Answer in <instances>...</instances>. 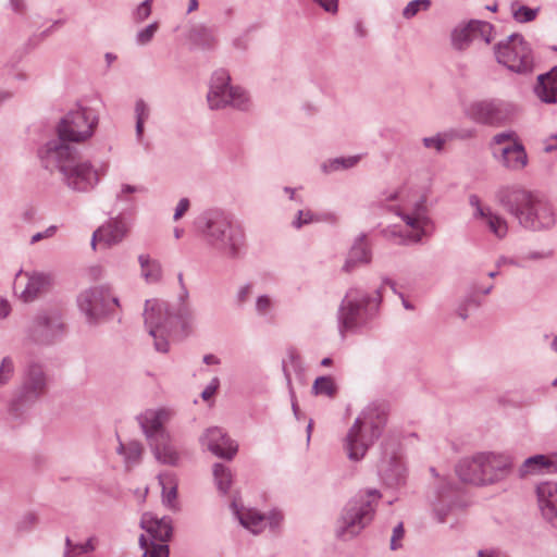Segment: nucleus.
Returning <instances> with one entry per match:
<instances>
[{"mask_svg":"<svg viewBox=\"0 0 557 557\" xmlns=\"http://www.w3.org/2000/svg\"><path fill=\"white\" fill-rule=\"evenodd\" d=\"M42 165L62 175L63 183L73 191L87 193L99 182L97 170L90 162L81 161L77 149L60 140H49L39 149Z\"/></svg>","mask_w":557,"mask_h":557,"instance_id":"obj_1","label":"nucleus"},{"mask_svg":"<svg viewBox=\"0 0 557 557\" xmlns=\"http://www.w3.org/2000/svg\"><path fill=\"white\" fill-rule=\"evenodd\" d=\"M497 198L524 228L540 231L554 226L556 219L550 203L539 195L517 187H504Z\"/></svg>","mask_w":557,"mask_h":557,"instance_id":"obj_2","label":"nucleus"},{"mask_svg":"<svg viewBox=\"0 0 557 557\" xmlns=\"http://www.w3.org/2000/svg\"><path fill=\"white\" fill-rule=\"evenodd\" d=\"M195 226L210 246L231 258H236L245 245L243 230L222 211L203 212L195 220Z\"/></svg>","mask_w":557,"mask_h":557,"instance_id":"obj_3","label":"nucleus"},{"mask_svg":"<svg viewBox=\"0 0 557 557\" xmlns=\"http://www.w3.org/2000/svg\"><path fill=\"white\" fill-rule=\"evenodd\" d=\"M511 467V459L505 454L493 451L478 453L465 458L456 467L461 481L474 485H486L505 479Z\"/></svg>","mask_w":557,"mask_h":557,"instance_id":"obj_4","label":"nucleus"},{"mask_svg":"<svg viewBox=\"0 0 557 557\" xmlns=\"http://www.w3.org/2000/svg\"><path fill=\"white\" fill-rule=\"evenodd\" d=\"M386 423V412L379 406H368L355 420L345 438V449L350 460H360L380 437Z\"/></svg>","mask_w":557,"mask_h":557,"instance_id":"obj_5","label":"nucleus"},{"mask_svg":"<svg viewBox=\"0 0 557 557\" xmlns=\"http://www.w3.org/2000/svg\"><path fill=\"white\" fill-rule=\"evenodd\" d=\"M381 300V287L373 293H368L358 287L349 288L337 312L339 332L344 334L364 325L377 312Z\"/></svg>","mask_w":557,"mask_h":557,"instance_id":"obj_6","label":"nucleus"},{"mask_svg":"<svg viewBox=\"0 0 557 557\" xmlns=\"http://www.w3.org/2000/svg\"><path fill=\"white\" fill-rule=\"evenodd\" d=\"M381 494L377 490H368L366 496L351 499L344 509L336 534L343 541L357 536L373 519L375 504Z\"/></svg>","mask_w":557,"mask_h":557,"instance_id":"obj_7","label":"nucleus"},{"mask_svg":"<svg viewBox=\"0 0 557 557\" xmlns=\"http://www.w3.org/2000/svg\"><path fill=\"white\" fill-rule=\"evenodd\" d=\"M231 76L224 69L216 70L210 79V87L207 95V101L211 110H220L232 107L237 110H247L249 107V97L247 92L230 84Z\"/></svg>","mask_w":557,"mask_h":557,"instance_id":"obj_8","label":"nucleus"},{"mask_svg":"<svg viewBox=\"0 0 557 557\" xmlns=\"http://www.w3.org/2000/svg\"><path fill=\"white\" fill-rule=\"evenodd\" d=\"M496 61L509 71L529 74L534 61L530 46L520 34H511L494 47Z\"/></svg>","mask_w":557,"mask_h":557,"instance_id":"obj_9","label":"nucleus"},{"mask_svg":"<svg viewBox=\"0 0 557 557\" xmlns=\"http://www.w3.org/2000/svg\"><path fill=\"white\" fill-rule=\"evenodd\" d=\"M145 326L153 338L159 352L169 351L168 337L173 333V312L168 302L158 299L146 300L144 310Z\"/></svg>","mask_w":557,"mask_h":557,"instance_id":"obj_10","label":"nucleus"},{"mask_svg":"<svg viewBox=\"0 0 557 557\" xmlns=\"http://www.w3.org/2000/svg\"><path fill=\"white\" fill-rule=\"evenodd\" d=\"M389 211L399 216L411 232L408 240L420 243L424 236H429L433 228V222L429 215L426 197L419 195L401 206H392Z\"/></svg>","mask_w":557,"mask_h":557,"instance_id":"obj_11","label":"nucleus"},{"mask_svg":"<svg viewBox=\"0 0 557 557\" xmlns=\"http://www.w3.org/2000/svg\"><path fill=\"white\" fill-rule=\"evenodd\" d=\"M98 119L91 109L78 107L70 111L58 124V138L61 143H82L90 138Z\"/></svg>","mask_w":557,"mask_h":557,"instance_id":"obj_12","label":"nucleus"},{"mask_svg":"<svg viewBox=\"0 0 557 557\" xmlns=\"http://www.w3.org/2000/svg\"><path fill=\"white\" fill-rule=\"evenodd\" d=\"M65 325L62 315L57 309H48L38 312L27 329L29 341L40 345H51L62 337Z\"/></svg>","mask_w":557,"mask_h":557,"instance_id":"obj_13","label":"nucleus"},{"mask_svg":"<svg viewBox=\"0 0 557 557\" xmlns=\"http://www.w3.org/2000/svg\"><path fill=\"white\" fill-rule=\"evenodd\" d=\"M47 391V376L39 363L27 364L22 386L11 404V411L17 413L23 407L35 404Z\"/></svg>","mask_w":557,"mask_h":557,"instance_id":"obj_14","label":"nucleus"},{"mask_svg":"<svg viewBox=\"0 0 557 557\" xmlns=\"http://www.w3.org/2000/svg\"><path fill=\"white\" fill-rule=\"evenodd\" d=\"M77 305L89 322H96L111 311L112 305L119 306V299L109 287L94 286L78 295Z\"/></svg>","mask_w":557,"mask_h":557,"instance_id":"obj_15","label":"nucleus"},{"mask_svg":"<svg viewBox=\"0 0 557 557\" xmlns=\"http://www.w3.org/2000/svg\"><path fill=\"white\" fill-rule=\"evenodd\" d=\"M515 113V107L499 100H483L469 106L466 114L476 123L499 125Z\"/></svg>","mask_w":557,"mask_h":557,"instance_id":"obj_16","label":"nucleus"},{"mask_svg":"<svg viewBox=\"0 0 557 557\" xmlns=\"http://www.w3.org/2000/svg\"><path fill=\"white\" fill-rule=\"evenodd\" d=\"M231 507L240 524L253 534L261 533L267 525L275 531L283 520V515L277 510H272L265 515L252 508L239 509L235 500L232 502Z\"/></svg>","mask_w":557,"mask_h":557,"instance_id":"obj_17","label":"nucleus"},{"mask_svg":"<svg viewBox=\"0 0 557 557\" xmlns=\"http://www.w3.org/2000/svg\"><path fill=\"white\" fill-rule=\"evenodd\" d=\"M493 30L494 26L491 23L472 20L453 32V45L456 49L463 50L474 40H483L485 44H490L493 39Z\"/></svg>","mask_w":557,"mask_h":557,"instance_id":"obj_18","label":"nucleus"},{"mask_svg":"<svg viewBox=\"0 0 557 557\" xmlns=\"http://www.w3.org/2000/svg\"><path fill=\"white\" fill-rule=\"evenodd\" d=\"M202 447L219 458L231 460L238 450L237 444L221 428H208L200 437Z\"/></svg>","mask_w":557,"mask_h":557,"instance_id":"obj_19","label":"nucleus"},{"mask_svg":"<svg viewBox=\"0 0 557 557\" xmlns=\"http://www.w3.org/2000/svg\"><path fill=\"white\" fill-rule=\"evenodd\" d=\"M173 416L174 412L171 409L159 408L146 410L137 418L148 443L158 440L161 434H170L165 424L171 421Z\"/></svg>","mask_w":557,"mask_h":557,"instance_id":"obj_20","label":"nucleus"},{"mask_svg":"<svg viewBox=\"0 0 557 557\" xmlns=\"http://www.w3.org/2000/svg\"><path fill=\"white\" fill-rule=\"evenodd\" d=\"M379 472L384 482L389 486H397L405 482L406 467L400 455L393 448L385 450L379 463Z\"/></svg>","mask_w":557,"mask_h":557,"instance_id":"obj_21","label":"nucleus"},{"mask_svg":"<svg viewBox=\"0 0 557 557\" xmlns=\"http://www.w3.org/2000/svg\"><path fill=\"white\" fill-rule=\"evenodd\" d=\"M458 492L451 484H444L436 491L435 498L432 500V511L434 519L438 523H444L450 512L459 505Z\"/></svg>","mask_w":557,"mask_h":557,"instance_id":"obj_22","label":"nucleus"},{"mask_svg":"<svg viewBox=\"0 0 557 557\" xmlns=\"http://www.w3.org/2000/svg\"><path fill=\"white\" fill-rule=\"evenodd\" d=\"M127 226L121 219H111L106 224L97 228L91 238V246L95 249L97 243L106 248L116 245L126 236Z\"/></svg>","mask_w":557,"mask_h":557,"instance_id":"obj_23","label":"nucleus"},{"mask_svg":"<svg viewBox=\"0 0 557 557\" xmlns=\"http://www.w3.org/2000/svg\"><path fill=\"white\" fill-rule=\"evenodd\" d=\"M141 529L146 530L159 544H166L173 533L172 519L170 517L158 518L151 512H145L140 519Z\"/></svg>","mask_w":557,"mask_h":557,"instance_id":"obj_24","label":"nucleus"},{"mask_svg":"<svg viewBox=\"0 0 557 557\" xmlns=\"http://www.w3.org/2000/svg\"><path fill=\"white\" fill-rule=\"evenodd\" d=\"M536 494L544 518L557 528V482L539 484Z\"/></svg>","mask_w":557,"mask_h":557,"instance_id":"obj_25","label":"nucleus"},{"mask_svg":"<svg viewBox=\"0 0 557 557\" xmlns=\"http://www.w3.org/2000/svg\"><path fill=\"white\" fill-rule=\"evenodd\" d=\"M25 276L27 282L20 295L25 302L34 301L39 295L48 292L53 283V278L49 273H25Z\"/></svg>","mask_w":557,"mask_h":557,"instance_id":"obj_26","label":"nucleus"},{"mask_svg":"<svg viewBox=\"0 0 557 557\" xmlns=\"http://www.w3.org/2000/svg\"><path fill=\"white\" fill-rule=\"evenodd\" d=\"M154 458L163 465L177 466L180 454L172 443L171 434H161L158 440L148 443Z\"/></svg>","mask_w":557,"mask_h":557,"instance_id":"obj_27","label":"nucleus"},{"mask_svg":"<svg viewBox=\"0 0 557 557\" xmlns=\"http://www.w3.org/2000/svg\"><path fill=\"white\" fill-rule=\"evenodd\" d=\"M544 472H557L556 462L546 455L531 456L518 469V475L521 479Z\"/></svg>","mask_w":557,"mask_h":557,"instance_id":"obj_28","label":"nucleus"},{"mask_svg":"<svg viewBox=\"0 0 557 557\" xmlns=\"http://www.w3.org/2000/svg\"><path fill=\"white\" fill-rule=\"evenodd\" d=\"M499 162L509 170H522L528 163V154L523 145L515 140L511 146L504 147L500 151Z\"/></svg>","mask_w":557,"mask_h":557,"instance_id":"obj_29","label":"nucleus"},{"mask_svg":"<svg viewBox=\"0 0 557 557\" xmlns=\"http://www.w3.org/2000/svg\"><path fill=\"white\" fill-rule=\"evenodd\" d=\"M535 92L546 103H555L557 101V66L553 67L548 73L539 75Z\"/></svg>","mask_w":557,"mask_h":557,"instance_id":"obj_30","label":"nucleus"},{"mask_svg":"<svg viewBox=\"0 0 557 557\" xmlns=\"http://www.w3.org/2000/svg\"><path fill=\"white\" fill-rule=\"evenodd\" d=\"M371 261V252L368 247L366 234L357 237L348 258L343 267L345 272H350L357 264H367Z\"/></svg>","mask_w":557,"mask_h":557,"instance_id":"obj_31","label":"nucleus"},{"mask_svg":"<svg viewBox=\"0 0 557 557\" xmlns=\"http://www.w3.org/2000/svg\"><path fill=\"white\" fill-rule=\"evenodd\" d=\"M162 487V503L173 511L180 510L177 503V480L174 473L163 472L158 475Z\"/></svg>","mask_w":557,"mask_h":557,"instance_id":"obj_32","label":"nucleus"},{"mask_svg":"<svg viewBox=\"0 0 557 557\" xmlns=\"http://www.w3.org/2000/svg\"><path fill=\"white\" fill-rule=\"evenodd\" d=\"M138 262L141 269V276L148 284H154L162 278L161 263L149 255H139Z\"/></svg>","mask_w":557,"mask_h":557,"instance_id":"obj_33","label":"nucleus"},{"mask_svg":"<svg viewBox=\"0 0 557 557\" xmlns=\"http://www.w3.org/2000/svg\"><path fill=\"white\" fill-rule=\"evenodd\" d=\"M188 38L194 46L201 49H212L216 44L214 32L205 25L193 27Z\"/></svg>","mask_w":557,"mask_h":557,"instance_id":"obj_34","label":"nucleus"},{"mask_svg":"<svg viewBox=\"0 0 557 557\" xmlns=\"http://www.w3.org/2000/svg\"><path fill=\"white\" fill-rule=\"evenodd\" d=\"M213 476L218 490L222 494H226L232 485V472L222 463H215L213 466Z\"/></svg>","mask_w":557,"mask_h":557,"instance_id":"obj_35","label":"nucleus"},{"mask_svg":"<svg viewBox=\"0 0 557 557\" xmlns=\"http://www.w3.org/2000/svg\"><path fill=\"white\" fill-rule=\"evenodd\" d=\"M314 395H323L326 397H334L337 392V386L331 376H319L314 380L312 385Z\"/></svg>","mask_w":557,"mask_h":557,"instance_id":"obj_36","label":"nucleus"},{"mask_svg":"<svg viewBox=\"0 0 557 557\" xmlns=\"http://www.w3.org/2000/svg\"><path fill=\"white\" fill-rule=\"evenodd\" d=\"M149 106L143 100L138 99L135 103V117H136V137L141 140L144 135V124L149 119Z\"/></svg>","mask_w":557,"mask_h":557,"instance_id":"obj_37","label":"nucleus"},{"mask_svg":"<svg viewBox=\"0 0 557 557\" xmlns=\"http://www.w3.org/2000/svg\"><path fill=\"white\" fill-rule=\"evenodd\" d=\"M483 219L492 233H494L498 238L505 237L508 231L505 219L494 214L491 210H487V213Z\"/></svg>","mask_w":557,"mask_h":557,"instance_id":"obj_38","label":"nucleus"},{"mask_svg":"<svg viewBox=\"0 0 557 557\" xmlns=\"http://www.w3.org/2000/svg\"><path fill=\"white\" fill-rule=\"evenodd\" d=\"M144 448L139 442L133 441L127 444L124 462L127 468L139 463Z\"/></svg>","mask_w":557,"mask_h":557,"instance_id":"obj_39","label":"nucleus"},{"mask_svg":"<svg viewBox=\"0 0 557 557\" xmlns=\"http://www.w3.org/2000/svg\"><path fill=\"white\" fill-rule=\"evenodd\" d=\"M193 321V311L187 304H181L176 312H173V330L181 324L186 329Z\"/></svg>","mask_w":557,"mask_h":557,"instance_id":"obj_40","label":"nucleus"},{"mask_svg":"<svg viewBox=\"0 0 557 557\" xmlns=\"http://www.w3.org/2000/svg\"><path fill=\"white\" fill-rule=\"evenodd\" d=\"M511 9L512 16L518 23H528L533 21L540 11L539 8L531 9L525 5H520L516 8V3H512Z\"/></svg>","mask_w":557,"mask_h":557,"instance_id":"obj_41","label":"nucleus"},{"mask_svg":"<svg viewBox=\"0 0 557 557\" xmlns=\"http://www.w3.org/2000/svg\"><path fill=\"white\" fill-rule=\"evenodd\" d=\"M431 0H412L403 10V16L407 20L414 17L420 11H428Z\"/></svg>","mask_w":557,"mask_h":557,"instance_id":"obj_42","label":"nucleus"},{"mask_svg":"<svg viewBox=\"0 0 557 557\" xmlns=\"http://www.w3.org/2000/svg\"><path fill=\"white\" fill-rule=\"evenodd\" d=\"M359 161L358 156L348 157V158H336L332 160L329 164H323L324 172H333L339 169H349L356 165Z\"/></svg>","mask_w":557,"mask_h":557,"instance_id":"obj_43","label":"nucleus"},{"mask_svg":"<svg viewBox=\"0 0 557 557\" xmlns=\"http://www.w3.org/2000/svg\"><path fill=\"white\" fill-rule=\"evenodd\" d=\"M159 29V24L158 22H153L151 24H149L148 26H146L145 28H143L141 30H139L136 35V41L138 45L140 46H145L147 44H149L154 34L158 32Z\"/></svg>","mask_w":557,"mask_h":557,"instance_id":"obj_44","label":"nucleus"},{"mask_svg":"<svg viewBox=\"0 0 557 557\" xmlns=\"http://www.w3.org/2000/svg\"><path fill=\"white\" fill-rule=\"evenodd\" d=\"M14 363L11 357H4L0 363V386L7 384L13 376Z\"/></svg>","mask_w":557,"mask_h":557,"instance_id":"obj_45","label":"nucleus"},{"mask_svg":"<svg viewBox=\"0 0 557 557\" xmlns=\"http://www.w3.org/2000/svg\"><path fill=\"white\" fill-rule=\"evenodd\" d=\"M143 557H169V545L151 542L149 549H146Z\"/></svg>","mask_w":557,"mask_h":557,"instance_id":"obj_46","label":"nucleus"},{"mask_svg":"<svg viewBox=\"0 0 557 557\" xmlns=\"http://www.w3.org/2000/svg\"><path fill=\"white\" fill-rule=\"evenodd\" d=\"M153 0L143 1L134 12V20L137 23L144 22L151 14V3Z\"/></svg>","mask_w":557,"mask_h":557,"instance_id":"obj_47","label":"nucleus"},{"mask_svg":"<svg viewBox=\"0 0 557 557\" xmlns=\"http://www.w3.org/2000/svg\"><path fill=\"white\" fill-rule=\"evenodd\" d=\"M273 308L272 299L268 295H261L256 300V311L259 315H267Z\"/></svg>","mask_w":557,"mask_h":557,"instance_id":"obj_48","label":"nucleus"},{"mask_svg":"<svg viewBox=\"0 0 557 557\" xmlns=\"http://www.w3.org/2000/svg\"><path fill=\"white\" fill-rule=\"evenodd\" d=\"M314 221V215L309 210H299L296 219L293 221V226L300 228L301 226L309 224Z\"/></svg>","mask_w":557,"mask_h":557,"instance_id":"obj_49","label":"nucleus"},{"mask_svg":"<svg viewBox=\"0 0 557 557\" xmlns=\"http://www.w3.org/2000/svg\"><path fill=\"white\" fill-rule=\"evenodd\" d=\"M422 143L425 148H433L436 151H442L445 145V139L440 134H437L436 136L424 137Z\"/></svg>","mask_w":557,"mask_h":557,"instance_id":"obj_50","label":"nucleus"},{"mask_svg":"<svg viewBox=\"0 0 557 557\" xmlns=\"http://www.w3.org/2000/svg\"><path fill=\"white\" fill-rule=\"evenodd\" d=\"M38 521V518L35 513L33 512H27L26 515H24L22 517V519L18 521L17 523V529L21 530V531H28L30 530L34 525H36Z\"/></svg>","mask_w":557,"mask_h":557,"instance_id":"obj_51","label":"nucleus"},{"mask_svg":"<svg viewBox=\"0 0 557 557\" xmlns=\"http://www.w3.org/2000/svg\"><path fill=\"white\" fill-rule=\"evenodd\" d=\"M95 543H96V539L94 536H91L85 543L76 544L75 545L76 557L79 555H83V554L92 553L96 549Z\"/></svg>","mask_w":557,"mask_h":557,"instance_id":"obj_52","label":"nucleus"},{"mask_svg":"<svg viewBox=\"0 0 557 557\" xmlns=\"http://www.w3.org/2000/svg\"><path fill=\"white\" fill-rule=\"evenodd\" d=\"M553 256H554L553 249H542V250H536V251H529L524 256V259L536 261V260L550 259Z\"/></svg>","mask_w":557,"mask_h":557,"instance_id":"obj_53","label":"nucleus"},{"mask_svg":"<svg viewBox=\"0 0 557 557\" xmlns=\"http://www.w3.org/2000/svg\"><path fill=\"white\" fill-rule=\"evenodd\" d=\"M469 203L471 207L475 209L474 216L484 218L487 213V210H491L490 208H483L481 206L480 198L476 195H471L469 197Z\"/></svg>","mask_w":557,"mask_h":557,"instance_id":"obj_54","label":"nucleus"},{"mask_svg":"<svg viewBox=\"0 0 557 557\" xmlns=\"http://www.w3.org/2000/svg\"><path fill=\"white\" fill-rule=\"evenodd\" d=\"M404 533H405L404 525L400 522L393 530V535L391 539V549L395 550L398 547H400V544L398 543V541H400L404 537Z\"/></svg>","mask_w":557,"mask_h":557,"instance_id":"obj_55","label":"nucleus"},{"mask_svg":"<svg viewBox=\"0 0 557 557\" xmlns=\"http://www.w3.org/2000/svg\"><path fill=\"white\" fill-rule=\"evenodd\" d=\"M57 232V226L51 225L48 228H46L44 232H38L35 235L32 236L30 244H35L41 239L50 238L52 237Z\"/></svg>","mask_w":557,"mask_h":557,"instance_id":"obj_56","label":"nucleus"},{"mask_svg":"<svg viewBox=\"0 0 557 557\" xmlns=\"http://www.w3.org/2000/svg\"><path fill=\"white\" fill-rule=\"evenodd\" d=\"M219 387V379L214 377L211 383L202 391L201 397L203 400H209Z\"/></svg>","mask_w":557,"mask_h":557,"instance_id":"obj_57","label":"nucleus"},{"mask_svg":"<svg viewBox=\"0 0 557 557\" xmlns=\"http://www.w3.org/2000/svg\"><path fill=\"white\" fill-rule=\"evenodd\" d=\"M189 209V200L187 198H182L175 209L173 219L177 221L181 219L184 213Z\"/></svg>","mask_w":557,"mask_h":557,"instance_id":"obj_58","label":"nucleus"},{"mask_svg":"<svg viewBox=\"0 0 557 557\" xmlns=\"http://www.w3.org/2000/svg\"><path fill=\"white\" fill-rule=\"evenodd\" d=\"M509 140H512L513 143H515V140H517V136H516L515 132H504V133L496 134L493 137V141L497 145H502L505 141H509Z\"/></svg>","mask_w":557,"mask_h":557,"instance_id":"obj_59","label":"nucleus"},{"mask_svg":"<svg viewBox=\"0 0 557 557\" xmlns=\"http://www.w3.org/2000/svg\"><path fill=\"white\" fill-rule=\"evenodd\" d=\"M251 293V285L246 284L242 286L236 295L237 302L239 305H243L248 299L249 295Z\"/></svg>","mask_w":557,"mask_h":557,"instance_id":"obj_60","label":"nucleus"},{"mask_svg":"<svg viewBox=\"0 0 557 557\" xmlns=\"http://www.w3.org/2000/svg\"><path fill=\"white\" fill-rule=\"evenodd\" d=\"M9 4L11 10L17 14H24L26 12L25 0H10Z\"/></svg>","mask_w":557,"mask_h":557,"instance_id":"obj_61","label":"nucleus"},{"mask_svg":"<svg viewBox=\"0 0 557 557\" xmlns=\"http://www.w3.org/2000/svg\"><path fill=\"white\" fill-rule=\"evenodd\" d=\"M11 312V305L8 299L0 296V320L9 317Z\"/></svg>","mask_w":557,"mask_h":557,"instance_id":"obj_62","label":"nucleus"},{"mask_svg":"<svg viewBox=\"0 0 557 557\" xmlns=\"http://www.w3.org/2000/svg\"><path fill=\"white\" fill-rule=\"evenodd\" d=\"M75 545L72 540L66 536L65 537V550L63 553V556L62 557H76V554H75Z\"/></svg>","mask_w":557,"mask_h":557,"instance_id":"obj_63","label":"nucleus"},{"mask_svg":"<svg viewBox=\"0 0 557 557\" xmlns=\"http://www.w3.org/2000/svg\"><path fill=\"white\" fill-rule=\"evenodd\" d=\"M557 149V134L552 135L545 140L544 151L552 152Z\"/></svg>","mask_w":557,"mask_h":557,"instance_id":"obj_64","label":"nucleus"}]
</instances>
